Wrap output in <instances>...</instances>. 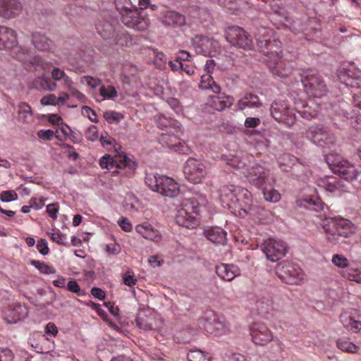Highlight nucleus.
Segmentation results:
<instances>
[{
	"mask_svg": "<svg viewBox=\"0 0 361 361\" xmlns=\"http://www.w3.org/2000/svg\"><path fill=\"white\" fill-rule=\"evenodd\" d=\"M257 45L259 51L270 58L278 56L281 51V42L279 40H271L269 30L265 28L259 30L255 35Z\"/></svg>",
	"mask_w": 361,
	"mask_h": 361,
	"instance_id": "6",
	"label": "nucleus"
},
{
	"mask_svg": "<svg viewBox=\"0 0 361 361\" xmlns=\"http://www.w3.org/2000/svg\"><path fill=\"white\" fill-rule=\"evenodd\" d=\"M31 264L35 266L40 271V273L44 274H55L56 272L53 267H49L44 262H40L37 260H32Z\"/></svg>",
	"mask_w": 361,
	"mask_h": 361,
	"instance_id": "44",
	"label": "nucleus"
},
{
	"mask_svg": "<svg viewBox=\"0 0 361 361\" xmlns=\"http://www.w3.org/2000/svg\"><path fill=\"white\" fill-rule=\"evenodd\" d=\"M119 226L126 232H129L132 230V225L127 218L122 217L118 221Z\"/></svg>",
	"mask_w": 361,
	"mask_h": 361,
	"instance_id": "63",
	"label": "nucleus"
},
{
	"mask_svg": "<svg viewBox=\"0 0 361 361\" xmlns=\"http://www.w3.org/2000/svg\"><path fill=\"white\" fill-rule=\"evenodd\" d=\"M276 273L283 282L291 285L300 284L304 278V272L299 266L290 262L278 264Z\"/></svg>",
	"mask_w": 361,
	"mask_h": 361,
	"instance_id": "5",
	"label": "nucleus"
},
{
	"mask_svg": "<svg viewBox=\"0 0 361 361\" xmlns=\"http://www.w3.org/2000/svg\"><path fill=\"white\" fill-rule=\"evenodd\" d=\"M17 197L18 195L13 190L4 191L0 195V200L2 202H10L16 200Z\"/></svg>",
	"mask_w": 361,
	"mask_h": 361,
	"instance_id": "51",
	"label": "nucleus"
},
{
	"mask_svg": "<svg viewBox=\"0 0 361 361\" xmlns=\"http://www.w3.org/2000/svg\"><path fill=\"white\" fill-rule=\"evenodd\" d=\"M115 44L119 47H131L135 43L132 36L124 31L118 32L114 38Z\"/></svg>",
	"mask_w": 361,
	"mask_h": 361,
	"instance_id": "35",
	"label": "nucleus"
},
{
	"mask_svg": "<svg viewBox=\"0 0 361 361\" xmlns=\"http://www.w3.org/2000/svg\"><path fill=\"white\" fill-rule=\"evenodd\" d=\"M240 195L247 197L250 195V192L247 190L236 188L233 185H223L219 189L220 200L228 206L230 203L238 202Z\"/></svg>",
	"mask_w": 361,
	"mask_h": 361,
	"instance_id": "17",
	"label": "nucleus"
},
{
	"mask_svg": "<svg viewBox=\"0 0 361 361\" xmlns=\"http://www.w3.org/2000/svg\"><path fill=\"white\" fill-rule=\"evenodd\" d=\"M48 78L39 76L32 81V87L38 90H46L47 87Z\"/></svg>",
	"mask_w": 361,
	"mask_h": 361,
	"instance_id": "46",
	"label": "nucleus"
},
{
	"mask_svg": "<svg viewBox=\"0 0 361 361\" xmlns=\"http://www.w3.org/2000/svg\"><path fill=\"white\" fill-rule=\"evenodd\" d=\"M200 203L194 197L183 200L179 205L176 216V223L188 228L197 226L196 217L199 214Z\"/></svg>",
	"mask_w": 361,
	"mask_h": 361,
	"instance_id": "4",
	"label": "nucleus"
},
{
	"mask_svg": "<svg viewBox=\"0 0 361 361\" xmlns=\"http://www.w3.org/2000/svg\"><path fill=\"white\" fill-rule=\"evenodd\" d=\"M333 264L341 268H345L348 267V260L342 255H334L331 259Z\"/></svg>",
	"mask_w": 361,
	"mask_h": 361,
	"instance_id": "48",
	"label": "nucleus"
},
{
	"mask_svg": "<svg viewBox=\"0 0 361 361\" xmlns=\"http://www.w3.org/2000/svg\"><path fill=\"white\" fill-rule=\"evenodd\" d=\"M104 117L109 123H113L114 121H119L123 116L116 111H106L104 114Z\"/></svg>",
	"mask_w": 361,
	"mask_h": 361,
	"instance_id": "53",
	"label": "nucleus"
},
{
	"mask_svg": "<svg viewBox=\"0 0 361 361\" xmlns=\"http://www.w3.org/2000/svg\"><path fill=\"white\" fill-rule=\"evenodd\" d=\"M278 60L276 61H270L269 68L271 73L281 78L288 76L291 72V68L281 59L279 55L276 56Z\"/></svg>",
	"mask_w": 361,
	"mask_h": 361,
	"instance_id": "25",
	"label": "nucleus"
},
{
	"mask_svg": "<svg viewBox=\"0 0 361 361\" xmlns=\"http://www.w3.org/2000/svg\"><path fill=\"white\" fill-rule=\"evenodd\" d=\"M223 158L225 160L226 164L234 169L237 170L243 169L245 166V163L241 161L237 157L231 156L229 157L228 156H224Z\"/></svg>",
	"mask_w": 361,
	"mask_h": 361,
	"instance_id": "43",
	"label": "nucleus"
},
{
	"mask_svg": "<svg viewBox=\"0 0 361 361\" xmlns=\"http://www.w3.org/2000/svg\"><path fill=\"white\" fill-rule=\"evenodd\" d=\"M98 130L95 126H90L85 133V137L90 141H94L98 138Z\"/></svg>",
	"mask_w": 361,
	"mask_h": 361,
	"instance_id": "52",
	"label": "nucleus"
},
{
	"mask_svg": "<svg viewBox=\"0 0 361 361\" xmlns=\"http://www.w3.org/2000/svg\"><path fill=\"white\" fill-rule=\"evenodd\" d=\"M22 8L18 0H0V16L6 19L16 18L21 13Z\"/></svg>",
	"mask_w": 361,
	"mask_h": 361,
	"instance_id": "20",
	"label": "nucleus"
},
{
	"mask_svg": "<svg viewBox=\"0 0 361 361\" xmlns=\"http://www.w3.org/2000/svg\"><path fill=\"white\" fill-rule=\"evenodd\" d=\"M187 359L188 361H201L203 359L202 352L200 350H193L188 353Z\"/></svg>",
	"mask_w": 361,
	"mask_h": 361,
	"instance_id": "58",
	"label": "nucleus"
},
{
	"mask_svg": "<svg viewBox=\"0 0 361 361\" xmlns=\"http://www.w3.org/2000/svg\"><path fill=\"white\" fill-rule=\"evenodd\" d=\"M2 314L8 324H15L27 317L28 310L25 305L15 304L4 310Z\"/></svg>",
	"mask_w": 361,
	"mask_h": 361,
	"instance_id": "19",
	"label": "nucleus"
},
{
	"mask_svg": "<svg viewBox=\"0 0 361 361\" xmlns=\"http://www.w3.org/2000/svg\"><path fill=\"white\" fill-rule=\"evenodd\" d=\"M250 334L252 341L259 345H265L274 338L271 330L263 323H253L250 326Z\"/></svg>",
	"mask_w": 361,
	"mask_h": 361,
	"instance_id": "16",
	"label": "nucleus"
},
{
	"mask_svg": "<svg viewBox=\"0 0 361 361\" xmlns=\"http://www.w3.org/2000/svg\"><path fill=\"white\" fill-rule=\"evenodd\" d=\"M269 170L259 165L249 169L247 175L250 183L258 188H264L265 184L269 182Z\"/></svg>",
	"mask_w": 361,
	"mask_h": 361,
	"instance_id": "18",
	"label": "nucleus"
},
{
	"mask_svg": "<svg viewBox=\"0 0 361 361\" xmlns=\"http://www.w3.org/2000/svg\"><path fill=\"white\" fill-rule=\"evenodd\" d=\"M233 99L224 94L218 93L216 95L210 97L209 102V106L216 111H223L226 108L231 106Z\"/></svg>",
	"mask_w": 361,
	"mask_h": 361,
	"instance_id": "24",
	"label": "nucleus"
},
{
	"mask_svg": "<svg viewBox=\"0 0 361 361\" xmlns=\"http://www.w3.org/2000/svg\"><path fill=\"white\" fill-rule=\"evenodd\" d=\"M244 124L246 128H255L260 124V119L259 118L248 117L245 119Z\"/></svg>",
	"mask_w": 361,
	"mask_h": 361,
	"instance_id": "62",
	"label": "nucleus"
},
{
	"mask_svg": "<svg viewBox=\"0 0 361 361\" xmlns=\"http://www.w3.org/2000/svg\"><path fill=\"white\" fill-rule=\"evenodd\" d=\"M135 230L143 238L154 242H158L161 239L158 231L154 230L149 225H137Z\"/></svg>",
	"mask_w": 361,
	"mask_h": 361,
	"instance_id": "30",
	"label": "nucleus"
},
{
	"mask_svg": "<svg viewBox=\"0 0 361 361\" xmlns=\"http://www.w3.org/2000/svg\"><path fill=\"white\" fill-rule=\"evenodd\" d=\"M301 77V81L309 94L319 97L326 92V85L317 74L307 73Z\"/></svg>",
	"mask_w": 361,
	"mask_h": 361,
	"instance_id": "12",
	"label": "nucleus"
},
{
	"mask_svg": "<svg viewBox=\"0 0 361 361\" xmlns=\"http://www.w3.org/2000/svg\"><path fill=\"white\" fill-rule=\"evenodd\" d=\"M102 169L113 170V173L121 174L122 176L130 177L134 173L137 164L125 154H118L114 157L106 154L102 157L99 163Z\"/></svg>",
	"mask_w": 361,
	"mask_h": 361,
	"instance_id": "2",
	"label": "nucleus"
},
{
	"mask_svg": "<svg viewBox=\"0 0 361 361\" xmlns=\"http://www.w3.org/2000/svg\"><path fill=\"white\" fill-rule=\"evenodd\" d=\"M271 114L276 121L283 123L288 127L292 126L295 122L294 110L288 109L283 103H273L271 106Z\"/></svg>",
	"mask_w": 361,
	"mask_h": 361,
	"instance_id": "14",
	"label": "nucleus"
},
{
	"mask_svg": "<svg viewBox=\"0 0 361 361\" xmlns=\"http://www.w3.org/2000/svg\"><path fill=\"white\" fill-rule=\"evenodd\" d=\"M348 279L352 281H355L357 283H361V272L357 269H348Z\"/></svg>",
	"mask_w": 361,
	"mask_h": 361,
	"instance_id": "56",
	"label": "nucleus"
},
{
	"mask_svg": "<svg viewBox=\"0 0 361 361\" xmlns=\"http://www.w3.org/2000/svg\"><path fill=\"white\" fill-rule=\"evenodd\" d=\"M256 310L262 317H267L272 310V302L267 298H262L256 302Z\"/></svg>",
	"mask_w": 361,
	"mask_h": 361,
	"instance_id": "36",
	"label": "nucleus"
},
{
	"mask_svg": "<svg viewBox=\"0 0 361 361\" xmlns=\"http://www.w3.org/2000/svg\"><path fill=\"white\" fill-rule=\"evenodd\" d=\"M322 226L326 233V240L333 245L345 243V239L356 231L355 225L350 220L341 217L326 218Z\"/></svg>",
	"mask_w": 361,
	"mask_h": 361,
	"instance_id": "1",
	"label": "nucleus"
},
{
	"mask_svg": "<svg viewBox=\"0 0 361 361\" xmlns=\"http://www.w3.org/2000/svg\"><path fill=\"white\" fill-rule=\"evenodd\" d=\"M307 205L306 206L309 209H314L317 212L324 210V207H326V204L322 202L319 198L309 199L306 200Z\"/></svg>",
	"mask_w": 361,
	"mask_h": 361,
	"instance_id": "45",
	"label": "nucleus"
},
{
	"mask_svg": "<svg viewBox=\"0 0 361 361\" xmlns=\"http://www.w3.org/2000/svg\"><path fill=\"white\" fill-rule=\"evenodd\" d=\"M216 272L222 279L230 281L238 274V269L233 265L221 264L216 267Z\"/></svg>",
	"mask_w": 361,
	"mask_h": 361,
	"instance_id": "27",
	"label": "nucleus"
},
{
	"mask_svg": "<svg viewBox=\"0 0 361 361\" xmlns=\"http://www.w3.org/2000/svg\"><path fill=\"white\" fill-rule=\"evenodd\" d=\"M96 28L98 33L104 39H111L115 32V28L112 23L106 20H99L96 25Z\"/></svg>",
	"mask_w": 361,
	"mask_h": 361,
	"instance_id": "29",
	"label": "nucleus"
},
{
	"mask_svg": "<svg viewBox=\"0 0 361 361\" xmlns=\"http://www.w3.org/2000/svg\"><path fill=\"white\" fill-rule=\"evenodd\" d=\"M209 240L215 244H224L226 241V232L219 227H213L205 232Z\"/></svg>",
	"mask_w": 361,
	"mask_h": 361,
	"instance_id": "28",
	"label": "nucleus"
},
{
	"mask_svg": "<svg viewBox=\"0 0 361 361\" xmlns=\"http://www.w3.org/2000/svg\"><path fill=\"white\" fill-rule=\"evenodd\" d=\"M226 38L232 46L243 49H251L252 46L250 36L240 27H229Z\"/></svg>",
	"mask_w": 361,
	"mask_h": 361,
	"instance_id": "13",
	"label": "nucleus"
},
{
	"mask_svg": "<svg viewBox=\"0 0 361 361\" xmlns=\"http://www.w3.org/2000/svg\"><path fill=\"white\" fill-rule=\"evenodd\" d=\"M261 250L267 259L271 262H277L285 256L287 246L281 240L269 238L262 244Z\"/></svg>",
	"mask_w": 361,
	"mask_h": 361,
	"instance_id": "9",
	"label": "nucleus"
},
{
	"mask_svg": "<svg viewBox=\"0 0 361 361\" xmlns=\"http://www.w3.org/2000/svg\"><path fill=\"white\" fill-rule=\"evenodd\" d=\"M51 78L56 80V81H59V80H61L63 79V78H64L65 75H66V73L60 69L59 68H54L51 71Z\"/></svg>",
	"mask_w": 361,
	"mask_h": 361,
	"instance_id": "60",
	"label": "nucleus"
},
{
	"mask_svg": "<svg viewBox=\"0 0 361 361\" xmlns=\"http://www.w3.org/2000/svg\"><path fill=\"white\" fill-rule=\"evenodd\" d=\"M37 249L43 255H47L49 252V247L47 243L44 239H40L37 244Z\"/></svg>",
	"mask_w": 361,
	"mask_h": 361,
	"instance_id": "61",
	"label": "nucleus"
},
{
	"mask_svg": "<svg viewBox=\"0 0 361 361\" xmlns=\"http://www.w3.org/2000/svg\"><path fill=\"white\" fill-rule=\"evenodd\" d=\"M154 318L152 315H147L144 312H140L135 319L137 326L145 331L153 330V322Z\"/></svg>",
	"mask_w": 361,
	"mask_h": 361,
	"instance_id": "31",
	"label": "nucleus"
},
{
	"mask_svg": "<svg viewBox=\"0 0 361 361\" xmlns=\"http://www.w3.org/2000/svg\"><path fill=\"white\" fill-rule=\"evenodd\" d=\"M183 173L190 182L197 184L200 183L206 175V168L201 161L190 158L185 164Z\"/></svg>",
	"mask_w": 361,
	"mask_h": 361,
	"instance_id": "11",
	"label": "nucleus"
},
{
	"mask_svg": "<svg viewBox=\"0 0 361 361\" xmlns=\"http://www.w3.org/2000/svg\"><path fill=\"white\" fill-rule=\"evenodd\" d=\"M326 161L331 171L334 173L335 168H339L346 161L339 154L329 153L326 156Z\"/></svg>",
	"mask_w": 361,
	"mask_h": 361,
	"instance_id": "38",
	"label": "nucleus"
},
{
	"mask_svg": "<svg viewBox=\"0 0 361 361\" xmlns=\"http://www.w3.org/2000/svg\"><path fill=\"white\" fill-rule=\"evenodd\" d=\"M336 345L340 350L350 353H357L358 349V346L350 342L348 339H338L336 341Z\"/></svg>",
	"mask_w": 361,
	"mask_h": 361,
	"instance_id": "41",
	"label": "nucleus"
},
{
	"mask_svg": "<svg viewBox=\"0 0 361 361\" xmlns=\"http://www.w3.org/2000/svg\"><path fill=\"white\" fill-rule=\"evenodd\" d=\"M84 81L86 82L87 84L89 86H91L92 88L97 87L100 83V80L99 79H95L91 76H84L82 78V82Z\"/></svg>",
	"mask_w": 361,
	"mask_h": 361,
	"instance_id": "64",
	"label": "nucleus"
},
{
	"mask_svg": "<svg viewBox=\"0 0 361 361\" xmlns=\"http://www.w3.org/2000/svg\"><path fill=\"white\" fill-rule=\"evenodd\" d=\"M334 173L338 174L343 179L351 181L357 178L358 172L355 167L348 161L344 162L339 168H335Z\"/></svg>",
	"mask_w": 361,
	"mask_h": 361,
	"instance_id": "26",
	"label": "nucleus"
},
{
	"mask_svg": "<svg viewBox=\"0 0 361 361\" xmlns=\"http://www.w3.org/2000/svg\"><path fill=\"white\" fill-rule=\"evenodd\" d=\"M318 185L331 192L340 188L339 180L335 177H326L319 180Z\"/></svg>",
	"mask_w": 361,
	"mask_h": 361,
	"instance_id": "34",
	"label": "nucleus"
},
{
	"mask_svg": "<svg viewBox=\"0 0 361 361\" xmlns=\"http://www.w3.org/2000/svg\"><path fill=\"white\" fill-rule=\"evenodd\" d=\"M82 111V114L86 115L92 122L97 123L98 121L95 111H93L90 107L87 106H83Z\"/></svg>",
	"mask_w": 361,
	"mask_h": 361,
	"instance_id": "59",
	"label": "nucleus"
},
{
	"mask_svg": "<svg viewBox=\"0 0 361 361\" xmlns=\"http://www.w3.org/2000/svg\"><path fill=\"white\" fill-rule=\"evenodd\" d=\"M192 45L198 54L205 56H214L220 52L218 41L203 35H195L192 38Z\"/></svg>",
	"mask_w": 361,
	"mask_h": 361,
	"instance_id": "8",
	"label": "nucleus"
},
{
	"mask_svg": "<svg viewBox=\"0 0 361 361\" xmlns=\"http://www.w3.org/2000/svg\"><path fill=\"white\" fill-rule=\"evenodd\" d=\"M40 103L42 105H56L57 104V97L54 94H50L47 96H44L40 99Z\"/></svg>",
	"mask_w": 361,
	"mask_h": 361,
	"instance_id": "54",
	"label": "nucleus"
},
{
	"mask_svg": "<svg viewBox=\"0 0 361 361\" xmlns=\"http://www.w3.org/2000/svg\"><path fill=\"white\" fill-rule=\"evenodd\" d=\"M263 195L265 200L270 202L276 203L281 200V194L275 189L264 188Z\"/></svg>",
	"mask_w": 361,
	"mask_h": 361,
	"instance_id": "42",
	"label": "nucleus"
},
{
	"mask_svg": "<svg viewBox=\"0 0 361 361\" xmlns=\"http://www.w3.org/2000/svg\"><path fill=\"white\" fill-rule=\"evenodd\" d=\"M203 327L209 334L221 336L229 331V324L224 317H219L214 312H209L203 320Z\"/></svg>",
	"mask_w": 361,
	"mask_h": 361,
	"instance_id": "10",
	"label": "nucleus"
},
{
	"mask_svg": "<svg viewBox=\"0 0 361 361\" xmlns=\"http://www.w3.org/2000/svg\"><path fill=\"white\" fill-rule=\"evenodd\" d=\"M20 121L23 123L28 122V118L32 116V111L30 106L26 102H20L18 105Z\"/></svg>",
	"mask_w": 361,
	"mask_h": 361,
	"instance_id": "39",
	"label": "nucleus"
},
{
	"mask_svg": "<svg viewBox=\"0 0 361 361\" xmlns=\"http://www.w3.org/2000/svg\"><path fill=\"white\" fill-rule=\"evenodd\" d=\"M281 169L285 171H288V169L291 168L292 166L295 165L297 162V158L290 154H283L279 161Z\"/></svg>",
	"mask_w": 361,
	"mask_h": 361,
	"instance_id": "40",
	"label": "nucleus"
},
{
	"mask_svg": "<svg viewBox=\"0 0 361 361\" xmlns=\"http://www.w3.org/2000/svg\"><path fill=\"white\" fill-rule=\"evenodd\" d=\"M340 320L343 326L350 330H359L361 329V322L355 320L347 313L341 314Z\"/></svg>",
	"mask_w": 361,
	"mask_h": 361,
	"instance_id": "37",
	"label": "nucleus"
},
{
	"mask_svg": "<svg viewBox=\"0 0 361 361\" xmlns=\"http://www.w3.org/2000/svg\"><path fill=\"white\" fill-rule=\"evenodd\" d=\"M59 208L57 203L49 204L47 206V212L51 219H56L57 218Z\"/></svg>",
	"mask_w": 361,
	"mask_h": 361,
	"instance_id": "55",
	"label": "nucleus"
},
{
	"mask_svg": "<svg viewBox=\"0 0 361 361\" xmlns=\"http://www.w3.org/2000/svg\"><path fill=\"white\" fill-rule=\"evenodd\" d=\"M32 44L39 51H47L51 47L52 42L46 36L39 33L32 35Z\"/></svg>",
	"mask_w": 361,
	"mask_h": 361,
	"instance_id": "32",
	"label": "nucleus"
},
{
	"mask_svg": "<svg viewBox=\"0 0 361 361\" xmlns=\"http://www.w3.org/2000/svg\"><path fill=\"white\" fill-rule=\"evenodd\" d=\"M14 355L7 348H0V361H13Z\"/></svg>",
	"mask_w": 361,
	"mask_h": 361,
	"instance_id": "50",
	"label": "nucleus"
},
{
	"mask_svg": "<svg viewBox=\"0 0 361 361\" xmlns=\"http://www.w3.org/2000/svg\"><path fill=\"white\" fill-rule=\"evenodd\" d=\"M17 43L16 31L6 26H0V49H12Z\"/></svg>",
	"mask_w": 361,
	"mask_h": 361,
	"instance_id": "22",
	"label": "nucleus"
},
{
	"mask_svg": "<svg viewBox=\"0 0 361 361\" xmlns=\"http://www.w3.org/2000/svg\"><path fill=\"white\" fill-rule=\"evenodd\" d=\"M199 87L202 90H211L215 94L221 91L220 86L215 82L209 74L202 75Z\"/></svg>",
	"mask_w": 361,
	"mask_h": 361,
	"instance_id": "33",
	"label": "nucleus"
},
{
	"mask_svg": "<svg viewBox=\"0 0 361 361\" xmlns=\"http://www.w3.org/2000/svg\"><path fill=\"white\" fill-rule=\"evenodd\" d=\"M161 23L167 27L178 28L185 25L186 20L184 15L168 11L160 18Z\"/></svg>",
	"mask_w": 361,
	"mask_h": 361,
	"instance_id": "21",
	"label": "nucleus"
},
{
	"mask_svg": "<svg viewBox=\"0 0 361 361\" xmlns=\"http://www.w3.org/2000/svg\"><path fill=\"white\" fill-rule=\"evenodd\" d=\"M99 91L100 94L104 98L113 99L117 96V91L115 87L112 86H109L108 87L102 86Z\"/></svg>",
	"mask_w": 361,
	"mask_h": 361,
	"instance_id": "47",
	"label": "nucleus"
},
{
	"mask_svg": "<svg viewBox=\"0 0 361 361\" xmlns=\"http://www.w3.org/2000/svg\"><path fill=\"white\" fill-rule=\"evenodd\" d=\"M54 133L52 130H40L37 132V135L44 140H51L54 137Z\"/></svg>",
	"mask_w": 361,
	"mask_h": 361,
	"instance_id": "57",
	"label": "nucleus"
},
{
	"mask_svg": "<svg viewBox=\"0 0 361 361\" xmlns=\"http://www.w3.org/2000/svg\"><path fill=\"white\" fill-rule=\"evenodd\" d=\"M262 105V104L260 102L259 97L252 93L245 94V95L238 100L237 104L238 109L240 111H243L247 108H259Z\"/></svg>",
	"mask_w": 361,
	"mask_h": 361,
	"instance_id": "23",
	"label": "nucleus"
},
{
	"mask_svg": "<svg viewBox=\"0 0 361 361\" xmlns=\"http://www.w3.org/2000/svg\"><path fill=\"white\" fill-rule=\"evenodd\" d=\"M307 137L319 146L331 145L336 140L335 137L329 133L326 128L317 124L310 126L307 131Z\"/></svg>",
	"mask_w": 361,
	"mask_h": 361,
	"instance_id": "15",
	"label": "nucleus"
},
{
	"mask_svg": "<svg viewBox=\"0 0 361 361\" xmlns=\"http://www.w3.org/2000/svg\"><path fill=\"white\" fill-rule=\"evenodd\" d=\"M145 183L149 188L163 196L169 197H176L179 192L178 183L171 178L159 174H147Z\"/></svg>",
	"mask_w": 361,
	"mask_h": 361,
	"instance_id": "3",
	"label": "nucleus"
},
{
	"mask_svg": "<svg viewBox=\"0 0 361 361\" xmlns=\"http://www.w3.org/2000/svg\"><path fill=\"white\" fill-rule=\"evenodd\" d=\"M115 4L120 14L122 13L124 10L130 9L133 7L130 0H115Z\"/></svg>",
	"mask_w": 361,
	"mask_h": 361,
	"instance_id": "49",
	"label": "nucleus"
},
{
	"mask_svg": "<svg viewBox=\"0 0 361 361\" xmlns=\"http://www.w3.org/2000/svg\"><path fill=\"white\" fill-rule=\"evenodd\" d=\"M121 19L126 26L137 31L146 30L149 25V19L145 18L143 11L135 7L124 10L121 13Z\"/></svg>",
	"mask_w": 361,
	"mask_h": 361,
	"instance_id": "7",
	"label": "nucleus"
}]
</instances>
